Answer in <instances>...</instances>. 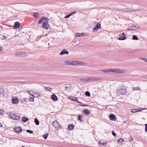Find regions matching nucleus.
Returning <instances> with one entry per match:
<instances>
[{"mask_svg":"<svg viewBox=\"0 0 147 147\" xmlns=\"http://www.w3.org/2000/svg\"><path fill=\"white\" fill-rule=\"evenodd\" d=\"M47 19L45 18H42L40 19L38 22V24H40L42 22H43V25L42 26L43 28L47 30L49 27V26L48 24V21H47Z\"/></svg>","mask_w":147,"mask_h":147,"instance_id":"1","label":"nucleus"},{"mask_svg":"<svg viewBox=\"0 0 147 147\" xmlns=\"http://www.w3.org/2000/svg\"><path fill=\"white\" fill-rule=\"evenodd\" d=\"M101 80V79L100 78H82L80 79V80L82 82H88L90 81H98Z\"/></svg>","mask_w":147,"mask_h":147,"instance_id":"2","label":"nucleus"},{"mask_svg":"<svg viewBox=\"0 0 147 147\" xmlns=\"http://www.w3.org/2000/svg\"><path fill=\"white\" fill-rule=\"evenodd\" d=\"M86 63L83 61L71 60V65H84Z\"/></svg>","mask_w":147,"mask_h":147,"instance_id":"3","label":"nucleus"},{"mask_svg":"<svg viewBox=\"0 0 147 147\" xmlns=\"http://www.w3.org/2000/svg\"><path fill=\"white\" fill-rule=\"evenodd\" d=\"M7 114L11 119L14 120H18L20 118L19 116L17 115L16 114L11 112Z\"/></svg>","mask_w":147,"mask_h":147,"instance_id":"4","label":"nucleus"},{"mask_svg":"<svg viewBox=\"0 0 147 147\" xmlns=\"http://www.w3.org/2000/svg\"><path fill=\"white\" fill-rule=\"evenodd\" d=\"M116 93L117 95H123L126 93V90L125 88H118L116 90Z\"/></svg>","mask_w":147,"mask_h":147,"instance_id":"5","label":"nucleus"},{"mask_svg":"<svg viewBox=\"0 0 147 147\" xmlns=\"http://www.w3.org/2000/svg\"><path fill=\"white\" fill-rule=\"evenodd\" d=\"M125 71L124 70H121L118 69H110V72H114L116 73H124Z\"/></svg>","mask_w":147,"mask_h":147,"instance_id":"6","label":"nucleus"},{"mask_svg":"<svg viewBox=\"0 0 147 147\" xmlns=\"http://www.w3.org/2000/svg\"><path fill=\"white\" fill-rule=\"evenodd\" d=\"M52 124L57 130H59L61 128H62L61 126L56 121H54Z\"/></svg>","mask_w":147,"mask_h":147,"instance_id":"7","label":"nucleus"},{"mask_svg":"<svg viewBox=\"0 0 147 147\" xmlns=\"http://www.w3.org/2000/svg\"><path fill=\"white\" fill-rule=\"evenodd\" d=\"M14 131L17 133L20 134L22 132V129L21 127H16L14 129Z\"/></svg>","mask_w":147,"mask_h":147,"instance_id":"8","label":"nucleus"},{"mask_svg":"<svg viewBox=\"0 0 147 147\" xmlns=\"http://www.w3.org/2000/svg\"><path fill=\"white\" fill-rule=\"evenodd\" d=\"M11 101L12 103L14 104H18L19 102L18 99L17 97H12Z\"/></svg>","mask_w":147,"mask_h":147,"instance_id":"9","label":"nucleus"},{"mask_svg":"<svg viewBox=\"0 0 147 147\" xmlns=\"http://www.w3.org/2000/svg\"><path fill=\"white\" fill-rule=\"evenodd\" d=\"M101 28L100 24L97 23L94 27L93 28V30L94 32L96 31Z\"/></svg>","mask_w":147,"mask_h":147,"instance_id":"10","label":"nucleus"},{"mask_svg":"<svg viewBox=\"0 0 147 147\" xmlns=\"http://www.w3.org/2000/svg\"><path fill=\"white\" fill-rule=\"evenodd\" d=\"M119 36L120 37L118 38L119 40H123L125 39V36L124 33H121Z\"/></svg>","mask_w":147,"mask_h":147,"instance_id":"11","label":"nucleus"},{"mask_svg":"<svg viewBox=\"0 0 147 147\" xmlns=\"http://www.w3.org/2000/svg\"><path fill=\"white\" fill-rule=\"evenodd\" d=\"M137 29L136 27V26L132 25L131 26H130L128 27L127 30L130 31L134 30Z\"/></svg>","mask_w":147,"mask_h":147,"instance_id":"12","label":"nucleus"},{"mask_svg":"<svg viewBox=\"0 0 147 147\" xmlns=\"http://www.w3.org/2000/svg\"><path fill=\"white\" fill-rule=\"evenodd\" d=\"M107 143L106 141H103L102 140H100L98 143L99 145L101 146H105V145H106Z\"/></svg>","mask_w":147,"mask_h":147,"instance_id":"13","label":"nucleus"},{"mask_svg":"<svg viewBox=\"0 0 147 147\" xmlns=\"http://www.w3.org/2000/svg\"><path fill=\"white\" fill-rule=\"evenodd\" d=\"M109 117L110 119V120L112 121H115L116 119V116L113 115V114H111L109 116Z\"/></svg>","mask_w":147,"mask_h":147,"instance_id":"14","label":"nucleus"},{"mask_svg":"<svg viewBox=\"0 0 147 147\" xmlns=\"http://www.w3.org/2000/svg\"><path fill=\"white\" fill-rule=\"evenodd\" d=\"M69 54L68 52L65 49H63L62 51L60 53V55H63L64 54L68 55Z\"/></svg>","mask_w":147,"mask_h":147,"instance_id":"15","label":"nucleus"},{"mask_svg":"<svg viewBox=\"0 0 147 147\" xmlns=\"http://www.w3.org/2000/svg\"><path fill=\"white\" fill-rule=\"evenodd\" d=\"M15 25L13 26V28L15 29H18L20 27V23L18 22H16L14 24Z\"/></svg>","mask_w":147,"mask_h":147,"instance_id":"16","label":"nucleus"},{"mask_svg":"<svg viewBox=\"0 0 147 147\" xmlns=\"http://www.w3.org/2000/svg\"><path fill=\"white\" fill-rule=\"evenodd\" d=\"M51 99L54 101H56L58 100L57 96L55 94H53L51 96Z\"/></svg>","mask_w":147,"mask_h":147,"instance_id":"17","label":"nucleus"},{"mask_svg":"<svg viewBox=\"0 0 147 147\" xmlns=\"http://www.w3.org/2000/svg\"><path fill=\"white\" fill-rule=\"evenodd\" d=\"M74 126L73 124H71L68 125V127L67 128V130H71L74 129Z\"/></svg>","mask_w":147,"mask_h":147,"instance_id":"18","label":"nucleus"},{"mask_svg":"<svg viewBox=\"0 0 147 147\" xmlns=\"http://www.w3.org/2000/svg\"><path fill=\"white\" fill-rule=\"evenodd\" d=\"M122 10L123 11L127 12H130L132 11V10L131 9H130L129 8H125L124 9H122Z\"/></svg>","mask_w":147,"mask_h":147,"instance_id":"19","label":"nucleus"},{"mask_svg":"<svg viewBox=\"0 0 147 147\" xmlns=\"http://www.w3.org/2000/svg\"><path fill=\"white\" fill-rule=\"evenodd\" d=\"M83 113L86 115H88L90 114V111L87 109H85L84 110Z\"/></svg>","mask_w":147,"mask_h":147,"instance_id":"20","label":"nucleus"},{"mask_svg":"<svg viewBox=\"0 0 147 147\" xmlns=\"http://www.w3.org/2000/svg\"><path fill=\"white\" fill-rule=\"evenodd\" d=\"M44 88L45 90L49 91H51L52 90V89L49 87L44 86Z\"/></svg>","mask_w":147,"mask_h":147,"instance_id":"21","label":"nucleus"},{"mask_svg":"<svg viewBox=\"0 0 147 147\" xmlns=\"http://www.w3.org/2000/svg\"><path fill=\"white\" fill-rule=\"evenodd\" d=\"M20 57H24L26 55V53L24 52H21L20 53Z\"/></svg>","mask_w":147,"mask_h":147,"instance_id":"22","label":"nucleus"},{"mask_svg":"<svg viewBox=\"0 0 147 147\" xmlns=\"http://www.w3.org/2000/svg\"><path fill=\"white\" fill-rule=\"evenodd\" d=\"M64 63L67 65H71V60H66Z\"/></svg>","mask_w":147,"mask_h":147,"instance_id":"23","label":"nucleus"},{"mask_svg":"<svg viewBox=\"0 0 147 147\" xmlns=\"http://www.w3.org/2000/svg\"><path fill=\"white\" fill-rule=\"evenodd\" d=\"M34 94L36 96L35 97H37L40 96V94L39 93L38 91H36L34 92Z\"/></svg>","mask_w":147,"mask_h":147,"instance_id":"24","label":"nucleus"},{"mask_svg":"<svg viewBox=\"0 0 147 147\" xmlns=\"http://www.w3.org/2000/svg\"><path fill=\"white\" fill-rule=\"evenodd\" d=\"M65 90H68L70 88V85L69 84H67L65 85Z\"/></svg>","mask_w":147,"mask_h":147,"instance_id":"25","label":"nucleus"},{"mask_svg":"<svg viewBox=\"0 0 147 147\" xmlns=\"http://www.w3.org/2000/svg\"><path fill=\"white\" fill-rule=\"evenodd\" d=\"M28 118L23 117H22V121L24 122H26L28 121Z\"/></svg>","mask_w":147,"mask_h":147,"instance_id":"26","label":"nucleus"},{"mask_svg":"<svg viewBox=\"0 0 147 147\" xmlns=\"http://www.w3.org/2000/svg\"><path fill=\"white\" fill-rule=\"evenodd\" d=\"M39 16V14L38 13L35 12L34 13L33 15V16L35 18H37Z\"/></svg>","mask_w":147,"mask_h":147,"instance_id":"27","label":"nucleus"},{"mask_svg":"<svg viewBox=\"0 0 147 147\" xmlns=\"http://www.w3.org/2000/svg\"><path fill=\"white\" fill-rule=\"evenodd\" d=\"M136 109V112H138L141 111L143 110L147 109L141 108H139V109Z\"/></svg>","mask_w":147,"mask_h":147,"instance_id":"28","label":"nucleus"},{"mask_svg":"<svg viewBox=\"0 0 147 147\" xmlns=\"http://www.w3.org/2000/svg\"><path fill=\"white\" fill-rule=\"evenodd\" d=\"M69 99L70 100H72L76 102L78 101V99L76 98L75 97L73 98L69 97Z\"/></svg>","mask_w":147,"mask_h":147,"instance_id":"29","label":"nucleus"},{"mask_svg":"<svg viewBox=\"0 0 147 147\" xmlns=\"http://www.w3.org/2000/svg\"><path fill=\"white\" fill-rule=\"evenodd\" d=\"M124 141L123 139L120 138L118 140L117 142L119 143H122Z\"/></svg>","mask_w":147,"mask_h":147,"instance_id":"30","label":"nucleus"},{"mask_svg":"<svg viewBox=\"0 0 147 147\" xmlns=\"http://www.w3.org/2000/svg\"><path fill=\"white\" fill-rule=\"evenodd\" d=\"M27 98H22L20 99V100L22 102L26 101Z\"/></svg>","mask_w":147,"mask_h":147,"instance_id":"31","label":"nucleus"},{"mask_svg":"<svg viewBox=\"0 0 147 147\" xmlns=\"http://www.w3.org/2000/svg\"><path fill=\"white\" fill-rule=\"evenodd\" d=\"M34 122L37 125H38L39 124V121L38 120L36 119H34Z\"/></svg>","mask_w":147,"mask_h":147,"instance_id":"32","label":"nucleus"},{"mask_svg":"<svg viewBox=\"0 0 147 147\" xmlns=\"http://www.w3.org/2000/svg\"><path fill=\"white\" fill-rule=\"evenodd\" d=\"M20 52H16L15 53V55L17 56L18 57H20Z\"/></svg>","mask_w":147,"mask_h":147,"instance_id":"33","label":"nucleus"},{"mask_svg":"<svg viewBox=\"0 0 147 147\" xmlns=\"http://www.w3.org/2000/svg\"><path fill=\"white\" fill-rule=\"evenodd\" d=\"M100 71L105 72H110V69H108L106 70H101Z\"/></svg>","mask_w":147,"mask_h":147,"instance_id":"34","label":"nucleus"},{"mask_svg":"<svg viewBox=\"0 0 147 147\" xmlns=\"http://www.w3.org/2000/svg\"><path fill=\"white\" fill-rule=\"evenodd\" d=\"M83 33H77L76 34V36L78 37L80 36H83Z\"/></svg>","mask_w":147,"mask_h":147,"instance_id":"35","label":"nucleus"},{"mask_svg":"<svg viewBox=\"0 0 147 147\" xmlns=\"http://www.w3.org/2000/svg\"><path fill=\"white\" fill-rule=\"evenodd\" d=\"M85 94L87 96H90V94L89 92L88 91H86L85 92Z\"/></svg>","mask_w":147,"mask_h":147,"instance_id":"36","label":"nucleus"},{"mask_svg":"<svg viewBox=\"0 0 147 147\" xmlns=\"http://www.w3.org/2000/svg\"><path fill=\"white\" fill-rule=\"evenodd\" d=\"M139 59H141L145 62H147V59L146 58L143 57H140L139 58Z\"/></svg>","mask_w":147,"mask_h":147,"instance_id":"37","label":"nucleus"},{"mask_svg":"<svg viewBox=\"0 0 147 147\" xmlns=\"http://www.w3.org/2000/svg\"><path fill=\"white\" fill-rule=\"evenodd\" d=\"M81 115H79L78 117V120L80 122H82L83 121L81 119Z\"/></svg>","mask_w":147,"mask_h":147,"instance_id":"38","label":"nucleus"},{"mask_svg":"<svg viewBox=\"0 0 147 147\" xmlns=\"http://www.w3.org/2000/svg\"><path fill=\"white\" fill-rule=\"evenodd\" d=\"M132 38H133V39L134 40H138V38L137 36L136 35L133 36Z\"/></svg>","mask_w":147,"mask_h":147,"instance_id":"39","label":"nucleus"},{"mask_svg":"<svg viewBox=\"0 0 147 147\" xmlns=\"http://www.w3.org/2000/svg\"><path fill=\"white\" fill-rule=\"evenodd\" d=\"M48 134H47L44 135L43 136V138L45 139H47L48 137Z\"/></svg>","mask_w":147,"mask_h":147,"instance_id":"40","label":"nucleus"},{"mask_svg":"<svg viewBox=\"0 0 147 147\" xmlns=\"http://www.w3.org/2000/svg\"><path fill=\"white\" fill-rule=\"evenodd\" d=\"M133 90H140V89L138 87H134L133 89Z\"/></svg>","mask_w":147,"mask_h":147,"instance_id":"41","label":"nucleus"},{"mask_svg":"<svg viewBox=\"0 0 147 147\" xmlns=\"http://www.w3.org/2000/svg\"><path fill=\"white\" fill-rule=\"evenodd\" d=\"M131 112L133 113L136 112V109H132L131 110Z\"/></svg>","mask_w":147,"mask_h":147,"instance_id":"42","label":"nucleus"},{"mask_svg":"<svg viewBox=\"0 0 147 147\" xmlns=\"http://www.w3.org/2000/svg\"><path fill=\"white\" fill-rule=\"evenodd\" d=\"M34 97H30L29 98L30 100V101L33 102L34 101Z\"/></svg>","mask_w":147,"mask_h":147,"instance_id":"43","label":"nucleus"},{"mask_svg":"<svg viewBox=\"0 0 147 147\" xmlns=\"http://www.w3.org/2000/svg\"><path fill=\"white\" fill-rule=\"evenodd\" d=\"M26 131L28 133H30V134H33V132L30 130L27 129L26 130Z\"/></svg>","mask_w":147,"mask_h":147,"instance_id":"44","label":"nucleus"},{"mask_svg":"<svg viewBox=\"0 0 147 147\" xmlns=\"http://www.w3.org/2000/svg\"><path fill=\"white\" fill-rule=\"evenodd\" d=\"M112 134V135L113 136H114L115 137L116 135V134L115 133V132L114 131H112L111 132Z\"/></svg>","mask_w":147,"mask_h":147,"instance_id":"45","label":"nucleus"},{"mask_svg":"<svg viewBox=\"0 0 147 147\" xmlns=\"http://www.w3.org/2000/svg\"><path fill=\"white\" fill-rule=\"evenodd\" d=\"M27 92L28 93H29L30 95H31L32 96H34L33 94H32L31 93H30V91L28 90H27Z\"/></svg>","mask_w":147,"mask_h":147,"instance_id":"46","label":"nucleus"},{"mask_svg":"<svg viewBox=\"0 0 147 147\" xmlns=\"http://www.w3.org/2000/svg\"><path fill=\"white\" fill-rule=\"evenodd\" d=\"M145 131L146 132H147V124H145Z\"/></svg>","mask_w":147,"mask_h":147,"instance_id":"47","label":"nucleus"},{"mask_svg":"<svg viewBox=\"0 0 147 147\" xmlns=\"http://www.w3.org/2000/svg\"><path fill=\"white\" fill-rule=\"evenodd\" d=\"M80 106L82 107H87L88 106V105H80Z\"/></svg>","mask_w":147,"mask_h":147,"instance_id":"48","label":"nucleus"},{"mask_svg":"<svg viewBox=\"0 0 147 147\" xmlns=\"http://www.w3.org/2000/svg\"><path fill=\"white\" fill-rule=\"evenodd\" d=\"M70 16L69 14L67 16H65L64 18H68Z\"/></svg>","mask_w":147,"mask_h":147,"instance_id":"49","label":"nucleus"},{"mask_svg":"<svg viewBox=\"0 0 147 147\" xmlns=\"http://www.w3.org/2000/svg\"><path fill=\"white\" fill-rule=\"evenodd\" d=\"M3 49V48L0 46V52H1L2 51Z\"/></svg>","mask_w":147,"mask_h":147,"instance_id":"50","label":"nucleus"},{"mask_svg":"<svg viewBox=\"0 0 147 147\" xmlns=\"http://www.w3.org/2000/svg\"><path fill=\"white\" fill-rule=\"evenodd\" d=\"M3 127L2 124H1V123H0V127Z\"/></svg>","mask_w":147,"mask_h":147,"instance_id":"51","label":"nucleus"},{"mask_svg":"<svg viewBox=\"0 0 147 147\" xmlns=\"http://www.w3.org/2000/svg\"><path fill=\"white\" fill-rule=\"evenodd\" d=\"M76 102H78V103H80V104H82V102H80V101H79L78 100V101H77Z\"/></svg>","mask_w":147,"mask_h":147,"instance_id":"52","label":"nucleus"},{"mask_svg":"<svg viewBox=\"0 0 147 147\" xmlns=\"http://www.w3.org/2000/svg\"><path fill=\"white\" fill-rule=\"evenodd\" d=\"M71 13H72V14H74V13H76V12L74 11V12H73Z\"/></svg>","mask_w":147,"mask_h":147,"instance_id":"53","label":"nucleus"},{"mask_svg":"<svg viewBox=\"0 0 147 147\" xmlns=\"http://www.w3.org/2000/svg\"><path fill=\"white\" fill-rule=\"evenodd\" d=\"M69 15L70 16L71 15H72L73 14L72 13H70Z\"/></svg>","mask_w":147,"mask_h":147,"instance_id":"54","label":"nucleus"},{"mask_svg":"<svg viewBox=\"0 0 147 147\" xmlns=\"http://www.w3.org/2000/svg\"><path fill=\"white\" fill-rule=\"evenodd\" d=\"M126 121H124V122H123V123H126Z\"/></svg>","mask_w":147,"mask_h":147,"instance_id":"55","label":"nucleus"},{"mask_svg":"<svg viewBox=\"0 0 147 147\" xmlns=\"http://www.w3.org/2000/svg\"><path fill=\"white\" fill-rule=\"evenodd\" d=\"M131 141H133V139L132 138H131Z\"/></svg>","mask_w":147,"mask_h":147,"instance_id":"56","label":"nucleus"},{"mask_svg":"<svg viewBox=\"0 0 147 147\" xmlns=\"http://www.w3.org/2000/svg\"><path fill=\"white\" fill-rule=\"evenodd\" d=\"M22 147H25L24 146H22Z\"/></svg>","mask_w":147,"mask_h":147,"instance_id":"57","label":"nucleus"},{"mask_svg":"<svg viewBox=\"0 0 147 147\" xmlns=\"http://www.w3.org/2000/svg\"><path fill=\"white\" fill-rule=\"evenodd\" d=\"M4 38H6V37L5 38V37H4Z\"/></svg>","mask_w":147,"mask_h":147,"instance_id":"58","label":"nucleus"},{"mask_svg":"<svg viewBox=\"0 0 147 147\" xmlns=\"http://www.w3.org/2000/svg\"><path fill=\"white\" fill-rule=\"evenodd\" d=\"M4 38H6V37L5 38V37H4Z\"/></svg>","mask_w":147,"mask_h":147,"instance_id":"59","label":"nucleus"},{"mask_svg":"<svg viewBox=\"0 0 147 147\" xmlns=\"http://www.w3.org/2000/svg\"><path fill=\"white\" fill-rule=\"evenodd\" d=\"M4 38H6V37L5 38V37H4Z\"/></svg>","mask_w":147,"mask_h":147,"instance_id":"60","label":"nucleus"}]
</instances>
